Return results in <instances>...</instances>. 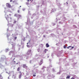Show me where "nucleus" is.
<instances>
[{
    "label": "nucleus",
    "mask_w": 79,
    "mask_h": 79,
    "mask_svg": "<svg viewBox=\"0 0 79 79\" xmlns=\"http://www.w3.org/2000/svg\"><path fill=\"white\" fill-rule=\"evenodd\" d=\"M15 16L16 17V18H17L18 19H19L20 17H21V15L15 14Z\"/></svg>",
    "instance_id": "f257e3e1"
},
{
    "label": "nucleus",
    "mask_w": 79,
    "mask_h": 79,
    "mask_svg": "<svg viewBox=\"0 0 79 79\" xmlns=\"http://www.w3.org/2000/svg\"><path fill=\"white\" fill-rule=\"evenodd\" d=\"M5 18L6 20L8 21H11V18H10V19H9V17L8 16V15H5Z\"/></svg>",
    "instance_id": "f03ea898"
},
{
    "label": "nucleus",
    "mask_w": 79,
    "mask_h": 79,
    "mask_svg": "<svg viewBox=\"0 0 79 79\" xmlns=\"http://www.w3.org/2000/svg\"><path fill=\"white\" fill-rule=\"evenodd\" d=\"M42 63H43V60L41 59L39 62V65L40 66L41 65H42Z\"/></svg>",
    "instance_id": "7ed1b4c3"
},
{
    "label": "nucleus",
    "mask_w": 79,
    "mask_h": 79,
    "mask_svg": "<svg viewBox=\"0 0 79 79\" xmlns=\"http://www.w3.org/2000/svg\"><path fill=\"white\" fill-rule=\"evenodd\" d=\"M31 51H32V50L31 49H29L27 53V55H29L31 53Z\"/></svg>",
    "instance_id": "20e7f679"
},
{
    "label": "nucleus",
    "mask_w": 79,
    "mask_h": 79,
    "mask_svg": "<svg viewBox=\"0 0 79 79\" xmlns=\"http://www.w3.org/2000/svg\"><path fill=\"white\" fill-rule=\"evenodd\" d=\"M6 6L8 8H11V5H10V3H7L6 4Z\"/></svg>",
    "instance_id": "39448f33"
},
{
    "label": "nucleus",
    "mask_w": 79,
    "mask_h": 79,
    "mask_svg": "<svg viewBox=\"0 0 79 79\" xmlns=\"http://www.w3.org/2000/svg\"><path fill=\"white\" fill-rule=\"evenodd\" d=\"M23 68H27V67L26 65V64H23Z\"/></svg>",
    "instance_id": "423d86ee"
},
{
    "label": "nucleus",
    "mask_w": 79,
    "mask_h": 79,
    "mask_svg": "<svg viewBox=\"0 0 79 79\" xmlns=\"http://www.w3.org/2000/svg\"><path fill=\"white\" fill-rule=\"evenodd\" d=\"M46 47H47V48L49 47V45L47 43L46 44Z\"/></svg>",
    "instance_id": "0eeeda50"
},
{
    "label": "nucleus",
    "mask_w": 79,
    "mask_h": 79,
    "mask_svg": "<svg viewBox=\"0 0 79 79\" xmlns=\"http://www.w3.org/2000/svg\"><path fill=\"white\" fill-rule=\"evenodd\" d=\"M70 78V76H68L67 77H66V79H69Z\"/></svg>",
    "instance_id": "6e6552de"
},
{
    "label": "nucleus",
    "mask_w": 79,
    "mask_h": 79,
    "mask_svg": "<svg viewBox=\"0 0 79 79\" xmlns=\"http://www.w3.org/2000/svg\"><path fill=\"white\" fill-rule=\"evenodd\" d=\"M12 49H13V52H15V47L12 48Z\"/></svg>",
    "instance_id": "1a4fd4ad"
},
{
    "label": "nucleus",
    "mask_w": 79,
    "mask_h": 79,
    "mask_svg": "<svg viewBox=\"0 0 79 79\" xmlns=\"http://www.w3.org/2000/svg\"><path fill=\"white\" fill-rule=\"evenodd\" d=\"M3 79V78L2 77V76L1 75H0V79Z\"/></svg>",
    "instance_id": "9d476101"
},
{
    "label": "nucleus",
    "mask_w": 79,
    "mask_h": 79,
    "mask_svg": "<svg viewBox=\"0 0 79 79\" xmlns=\"http://www.w3.org/2000/svg\"><path fill=\"white\" fill-rule=\"evenodd\" d=\"M20 70L19 69V67L18 68V69H17L18 71H19Z\"/></svg>",
    "instance_id": "9b49d317"
},
{
    "label": "nucleus",
    "mask_w": 79,
    "mask_h": 79,
    "mask_svg": "<svg viewBox=\"0 0 79 79\" xmlns=\"http://www.w3.org/2000/svg\"><path fill=\"white\" fill-rule=\"evenodd\" d=\"M21 76H22V75H19V78H21Z\"/></svg>",
    "instance_id": "f8f14e48"
},
{
    "label": "nucleus",
    "mask_w": 79,
    "mask_h": 79,
    "mask_svg": "<svg viewBox=\"0 0 79 79\" xmlns=\"http://www.w3.org/2000/svg\"><path fill=\"white\" fill-rule=\"evenodd\" d=\"M14 39H15V40H16V39H17V37H15Z\"/></svg>",
    "instance_id": "ddd939ff"
},
{
    "label": "nucleus",
    "mask_w": 79,
    "mask_h": 79,
    "mask_svg": "<svg viewBox=\"0 0 79 79\" xmlns=\"http://www.w3.org/2000/svg\"><path fill=\"white\" fill-rule=\"evenodd\" d=\"M16 23V21H15V20L14 22V23H15H15Z\"/></svg>",
    "instance_id": "4468645a"
},
{
    "label": "nucleus",
    "mask_w": 79,
    "mask_h": 79,
    "mask_svg": "<svg viewBox=\"0 0 79 79\" xmlns=\"http://www.w3.org/2000/svg\"><path fill=\"white\" fill-rule=\"evenodd\" d=\"M69 47H72L71 46H69L68 47H67V48L68 49H69Z\"/></svg>",
    "instance_id": "2eb2a0df"
},
{
    "label": "nucleus",
    "mask_w": 79,
    "mask_h": 79,
    "mask_svg": "<svg viewBox=\"0 0 79 79\" xmlns=\"http://www.w3.org/2000/svg\"><path fill=\"white\" fill-rule=\"evenodd\" d=\"M17 12L18 13H19V10H18V11H17Z\"/></svg>",
    "instance_id": "dca6fc26"
},
{
    "label": "nucleus",
    "mask_w": 79,
    "mask_h": 79,
    "mask_svg": "<svg viewBox=\"0 0 79 79\" xmlns=\"http://www.w3.org/2000/svg\"><path fill=\"white\" fill-rule=\"evenodd\" d=\"M73 48H74V47H72V48H71V49H70V50H71L72 49H73Z\"/></svg>",
    "instance_id": "f3484780"
},
{
    "label": "nucleus",
    "mask_w": 79,
    "mask_h": 79,
    "mask_svg": "<svg viewBox=\"0 0 79 79\" xmlns=\"http://www.w3.org/2000/svg\"><path fill=\"white\" fill-rule=\"evenodd\" d=\"M36 75L35 74H34L33 75V76L34 77H35V76Z\"/></svg>",
    "instance_id": "a211bd4d"
},
{
    "label": "nucleus",
    "mask_w": 79,
    "mask_h": 79,
    "mask_svg": "<svg viewBox=\"0 0 79 79\" xmlns=\"http://www.w3.org/2000/svg\"><path fill=\"white\" fill-rule=\"evenodd\" d=\"M14 64H15V63H16V62L15 61H14Z\"/></svg>",
    "instance_id": "6ab92c4d"
},
{
    "label": "nucleus",
    "mask_w": 79,
    "mask_h": 79,
    "mask_svg": "<svg viewBox=\"0 0 79 79\" xmlns=\"http://www.w3.org/2000/svg\"><path fill=\"white\" fill-rule=\"evenodd\" d=\"M71 79H74V78H73V77H72L71 78Z\"/></svg>",
    "instance_id": "aec40b11"
},
{
    "label": "nucleus",
    "mask_w": 79,
    "mask_h": 79,
    "mask_svg": "<svg viewBox=\"0 0 79 79\" xmlns=\"http://www.w3.org/2000/svg\"><path fill=\"white\" fill-rule=\"evenodd\" d=\"M66 48V46L64 45V48Z\"/></svg>",
    "instance_id": "412c9836"
},
{
    "label": "nucleus",
    "mask_w": 79,
    "mask_h": 79,
    "mask_svg": "<svg viewBox=\"0 0 79 79\" xmlns=\"http://www.w3.org/2000/svg\"><path fill=\"white\" fill-rule=\"evenodd\" d=\"M12 1H13L12 0H10V2H12Z\"/></svg>",
    "instance_id": "4be33fe9"
},
{
    "label": "nucleus",
    "mask_w": 79,
    "mask_h": 79,
    "mask_svg": "<svg viewBox=\"0 0 79 79\" xmlns=\"http://www.w3.org/2000/svg\"><path fill=\"white\" fill-rule=\"evenodd\" d=\"M15 60V58H14L13 59V61H14V60Z\"/></svg>",
    "instance_id": "5701e85b"
},
{
    "label": "nucleus",
    "mask_w": 79,
    "mask_h": 79,
    "mask_svg": "<svg viewBox=\"0 0 79 79\" xmlns=\"http://www.w3.org/2000/svg\"><path fill=\"white\" fill-rule=\"evenodd\" d=\"M15 1H14L13 2V3H15Z\"/></svg>",
    "instance_id": "b1692460"
},
{
    "label": "nucleus",
    "mask_w": 79,
    "mask_h": 79,
    "mask_svg": "<svg viewBox=\"0 0 79 79\" xmlns=\"http://www.w3.org/2000/svg\"><path fill=\"white\" fill-rule=\"evenodd\" d=\"M9 16H11V14H9Z\"/></svg>",
    "instance_id": "393cba45"
},
{
    "label": "nucleus",
    "mask_w": 79,
    "mask_h": 79,
    "mask_svg": "<svg viewBox=\"0 0 79 79\" xmlns=\"http://www.w3.org/2000/svg\"><path fill=\"white\" fill-rule=\"evenodd\" d=\"M28 1V2H29V0H27Z\"/></svg>",
    "instance_id": "a878e982"
},
{
    "label": "nucleus",
    "mask_w": 79,
    "mask_h": 79,
    "mask_svg": "<svg viewBox=\"0 0 79 79\" xmlns=\"http://www.w3.org/2000/svg\"><path fill=\"white\" fill-rule=\"evenodd\" d=\"M9 49H6V50H8Z\"/></svg>",
    "instance_id": "bb28decb"
},
{
    "label": "nucleus",
    "mask_w": 79,
    "mask_h": 79,
    "mask_svg": "<svg viewBox=\"0 0 79 79\" xmlns=\"http://www.w3.org/2000/svg\"><path fill=\"white\" fill-rule=\"evenodd\" d=\"M46 52H47V51L45 50V53H46Z\"/></svg>",
    "instance_id": "cd10ccee"
},
{
    "label": "nucleus",
    "mask_w": 79,
    "mask_h": 79,
    "mask_svg": "<svg viewBox=\"0 0 79 79\" xmlns=\"http://www.w3.org/2000/svg\"><path fill=\"white\" fill-rule=\"evenodd\" d=\"M31 0H30V2H31Z\"/></svg>",
    "instance_id": "c85d7f7f"
},
{
    "label": "nucleus",
    "mask_w": 79,
    "mask_h": 79,
    "mask_svg": "<svg viewBox=\"0 0 79 79\" xmlns=\"http://www.w3.org/2000/svg\"><path fill=\"white\" fill-rule=\"evenodd\" d=\"M16 64H18V63H17Z\"/></svg>",
    "instance_id": "c756f323"
},
{
    "label": "nucleus",
    "mask_w": 79,
    "mask_h": 79,
    "mask_svg": "<svg viewBox=\"0 0 79 79\" xmlns=\"http://www.w3.org/2000/svg\"><path fill=\"white\" fill-rule=\"evenodd\" d=\"M21 7V6H20V7Z\"/></svg>",
    "instance_id": "7c9ffc66"
},
{
    "label": "nucleus",
    "mask_w": 79,
    "mask_h": 79,
    "mask_svg": "<svg viewBox=\"0 0 79 79\" xmlns=\"http://www.w3.org/2000/svg\"><path fill=\"white\" fill-rule=\"evenodd\" d=\"M67 4H68V3H67Z\"/></svg>",
    "instance_id": "2f4dec72"
},
{
    "label": "nucleus",
    "mask_w": 79,
    "mask_h": 79,
    "mask_svg": "<svg viewBox=\"0 0 79 79\" xmlns=\"http://www.w3.org/2000/svg\"><path fill=\"white\" fill-rule=\"evenodd\" d=\"M27 47H28V46H27Z\"/></svg>",
    "instance_id": "473e14b6"
},
{
    "label": "nucleus",
    "mask_w": 79,
    "mask_h": 79,
    "mask_svg": "<svg viewBox=\"0 0 79 79\" xmlns=\"http://www.w3.org/2000/svg\"><path fill=\"white\" fill-rule=\"evenodd\" d=\"M27 47H28V46H27Z\"/></svg>",
    "instance_id": "72a5a7b5"
}]
</instances>
